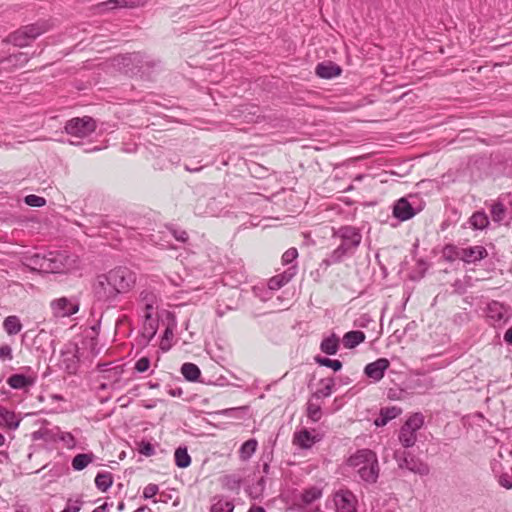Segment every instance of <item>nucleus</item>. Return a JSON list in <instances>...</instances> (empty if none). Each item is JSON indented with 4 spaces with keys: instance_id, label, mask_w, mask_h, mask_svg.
Here are the masks:
<instances>
[{
    "instance_id": "7c9ffc66",
    "label": "nucleus",
    "mask_w": 512,
    "mask_h": 512,
    "mask_svg": "<svg viewBox=\"0 0 512 512\" xmlns=\"http://www.w3.org/2000/svg\"><path fill=\"white\" fill-rule=\"evenodd\" d=\"M181 373L188 381H197L201 375L200 369L193 363H184L181 367Z\"/></svg>"
},
{
    "instance_id": "72a5a7b5",
    "label": "nucleus",
    "mask_w": 512,
    "mask_h": 512,
    "mask_svg": "<svg viewBox=\"0 0 512 512\" xmlns=\"http://www.w3.org/2000/svg\"><path fill=\"white\" fill-rule=\"evenodd\" d=\"M233 510L234 504L222 497L217 498L210 508V512H233Z\"/></svg>"
},
{
    "instance_id": "f704fd0d",
    "label": "nucleus",
    "mask_w": 512,
    "mask_h": 512,
    "mask_svg": "<svg viewBox=\"0 0 512 512\" xmlns=\"http://www.w3.org/2000/svg\"><path fill=\"white\" fill-rule=\"evenodd\" d=\"M62 363L69 374H74L76 372L78 359L75 353H63Z\"/></svg>"
},
{
    "instance_id": "cd10ccee",
    "label": "nucleus",
    "mask_w": 512,
    "mask_h": 512,
    "mask_svg": "<svg viewBox=\"0 0 512 512\" xmlns=\"http://www.w3.org/2000/svg\"><path fill=\"white\" fill-rule=\"evenodd\" d=\"M3 328L8 335H16L22 330V324L17 316L10 315L4 319Z\"/></svg>"
},
{
    "instance_id": "8fccbe9b",
    "label": "nucleus",
    "mask_w": 512,
    "mask_h": 512,
    "mask_svg": "<svg viewBox=\"0 0 512 512\" xmlns=\"http://www.w3.org/2000/svg\"><path fill=\"white\" fill-rule=\"evenodd\" d=\"M298 257V251L296 248H289L282 255V263L290 264Z\"/></svg>"
},
{
    "instance_id": "6e6d98bb",
    "label": "nucleus",
    "mask_w": 512,
    "mask_h": 512,
    "mask_svg": "<svg viewBox=\"0 0 512 512\" xmlns=\"http://www.w3.org/2000/svg\"><path fill=\"white\" fill-rule=\"evenodd\" d=\"M500 486L506 489H512V481L509 478V475L503 474L499 477L498 480Z\"/></svg>"
},
{
    "instance_id": "bb28decb",
    "label": "nucleus",
    "mask_w": 512,
    "mask_h": 512,
    "mask_svg": "<svg viewBox=\"0 0 512 512\" xmlns=\"http://www.w3.org/2000/svg\"><path fill=\"white\" fill-rule=\"evenodd\" d=\"M339 348V339L335 334L324 338L321 342L320 349L323 353L328 355H334L337 353Z\"/></svg>"
},
{
    "instance_id": "f3484780",
    "label": "nucleus",
    "mask_w": 512,
    "mask_h": 512,
    "mask_svg": "<svg viewBox=\"0 0 512 512\" xmlns=\"http://www.w3.org/2000/svg\"><path fill=\"white\" fill-rule=\"evenodd\" d=\"M416 214V211L406 198H400L396 201L393 207V215L400 221L411 219Z\"/></svg>"
},
{
    "instance_id": "e433bc0d",
    "label": "nucleus",
    "mask_w": 512,
    "mask_h": 512,
    "mask_svg": "<svg viewBox=\"0 0 512 512\" xmlns=\"http://www.w3.org/2000/svg\"><path fill=\"white\" fill-rule=\"evenodd\" d=\"M257 441L255 439H249L244 442L240 448V457L243 460L249 459L256 451Z\"/></svg>"
},
{
    "instance_id": "a211bd4d",
    "label": "nucleus",
    "mask_w": 512,
    "mask_h": 512,
    "mask_svg": "<svg viewBox=\"0 0 512 512\" xmlns=\"http://www.w3.org/2000/svg\"><path fill=\"white\" fill-rule=\"evenodd\" d=\"M147 0H108L98 5L101 11L113 10L116 8H136L144 6Z\"/></svg>"
},
{
    "instance_id": "de8ad7c7",
    "label": "nucleus",
    "mask_w": 512,
    "mask_h": 512,
    "mask_svg": "<svg viewBox=\"0 0 512 512\" xmlns=\"http://www.w3.org/2000/svg\"><path fill=\"white\" fill-rule=\"evenodd\" d=\"M138 451H139L140 454H142V455H144L146 457H150V456H153L155 454L154 446L150 442H145V441H142L139 444Z\"/></svg>"
},
{
    "instance_id": "473e14b6",
    "label": "nucleus",
    "mask_w": 512,
    "mask_h": 512,
    "mask_svg": "<svg viewBox=\"0 0 512 512\" xmlns=\"http://www.w3.org/2000/svg\"><path fill=\"white\" fill-rule=\"evenodd\" d=\"M470 224L474 229L482 230L489 224L488 216L483 211H477L470 217Z\"/></svg>"
},
{
    "instance_id": "c85d7f7f",
    "label": "nucleus",
    "mask_w": 512,
    "mask_h": 512,
    "mask_svg": "<svg viewBox=\"0 0 512 512\" xmlns=\"http://www.w3.org/2000/svg\"><path fill=\"white\" fill-rule=\"evenodd\" d=\"M139 300L144 306V312L152 313L157 302L156 295L150 290H143L140 292Z\"/></svg>"
},
{
    "instance_id": "4468645a",
    "label": "nucleus",
    "mask_w": 512,
    "mask_h": 512,
    "mask_svg": "<svg viewBox=\"0 0 512 512\" xmlns=\"http://www.w3.org/2000/svg\"><path fill=\"white\" fill-rule=\"evenodd\" d=\"M219 212V204L214 198H199L194 206L197 216H217Z\"/></svg>"
},
{
    "instance_id": "6ab92c4d",
    "label": "nucleus",
    "mask_w": 512,
    "mask_h": 512,
    "mask_svg": "<svg viewBox=\"0 0 512 512\" xmlns=\"http://www.w3.org/2000/svg\"><path fill=\"white\" fill-rule=\"evenodd\" d=\"M118 65H123L125 72L135 73V69L142 68L143 57L140 53H132L117 58Z\"/></svg>"
},
{
    "instance_id": "e2e57ef3",
    "label": "nucleus",
    "mask_w": 512,
    "mask_h": 512,
    "mask_svg": "<svg viewBox=\"0 0 512 512\" xmlns=\"http://www.w3.org/2000/svg\"><path fill=\"white\" fill-rule=\"evenodd\" d=\"M248 512H266L261 506H252Z\"/></svg>"
},
{
    "instance_id": "2f4dec72",
    "label": "nucleus",
    "mask_w": 512,
    "mask_h": 512,
    "mask_svg": "<svg viewBox=\"0 0 512 512\" xmlns=\"http://www.w3.org/2000/svg\"><path fill=\"white\" fill-rule=\"evenodd\" d=\"M175 464L179 468H187L191 464V457L186 447H178L174 453Z\"/></svg>"
},
{
    "instance_id": "774afa93",
    "label": "nucleus",
    "mask_w": 512,
    "mask_h": 512,
    "mask_svg": "<svg viewBox=\"0 0 512 512\" xmlns=\"http://www.w3.org/2000/svg\"><path fill=\"white\" fill-rule=\"evenodd\" d=\"M4 442H5V438H4V436L0 433V447L4 445Z\"/></svg>"
},
{
    "instance_id": "0eeeda50",
    "label": "nucleus",
    "mask_w": 512,
    "mask_h": 512,
    "mask_svg": "<svg viewBox=\"0 0 512 512\" xmlns=\"http://www.w3.org/2000/svg\"><path fill=\"white\" fill-rule=\"evenodd\" d=\"M394 458L400 469H407L421 476H426L430 472V468L425 462L411 455V453L407 451H395Z\"/></svg>"
},
{
    "instance_id": "f8f14e48",
    "label": "nucleus",
    "mask_w": 512,
    "mask_h": 512,
    "mask_svg": "<svg viewBox=\"0 0 512 512\" xmlns=\"http://www.w3.org/2000/svg\"><path fill=\"white\" fill-rule=\"evenodd\" d=\"M390 362L386 358H379L374 362L368 363L364 368L365 375L374 383L379 382L389 368Z\"/></svg>"
},
{
    "instance_id": "4be33fe9",
    "label": "nucleus",
    "mask_w": 512,
    "mask_h": 512,
    "mask_svg": "<svg viewBox=\"0 0 512 512\" xmlns=\"http://www.w3.org/2000/svg\"><path fill=\"white\" fill-rule=\"evenodd\" d=\"M341 71V68L333 62H323L316 66V75L323 79L339 76Z\"/></svg>"
},
{
    "instance_id": "13d9d810",
    "label": "nucleus",
    "mask_w": 512,
    "mask_h": 512,
    "mask_svg": "<svg viewBox=\"0 0 512 512\" xmlns=\"http://www.w3.org/2000/svg\"><path fill=\"white\" fill-rule=\"evenodd\" d=\"M388 422H389V420H387L385 418V416H382L379 414V417L375 420V425L376 426H385Z\"/></svg>"
},
{
    "instance_id": "338daca9",
    "label": "nucleus",
    "mask_w": 512,
    "mask_h": 512,
    "mask_svg": "<svg viewBox=\"0 0 512 512\" xmlns=\"http://www.w3.org/2000/svg\"><path fill=\"white\" fill-rule=\"evenodd\" d=\"M148 385H149V388H151V389L159 388V384L158 383H151L150 382V383H148Z\"/></svg>"
},
{
    "instance_id": "4c0bfd02",
    "label": "nucleus",
    "mask_w": 512,
    "mask_h": 512,
    "mask_svg": "<svg viewBox=\"0 0 512 512\" xmlns=\"http://www.w3.org/2000/svg\"><path fill=\"white\" fill-rule=\"evenodd\" d=\"M491 217L494 222L500 223L506 215V207L501 202H495L491 205Z\"/></svg>"
},
{
    "instance_id": "603ef678",
    "label": "nucleus",
    "mask_w": 512,
    "mask_h": 512,
    "mask_svg": "<svg viewBox=\"0 0 512 512\" xmlns=\"http://www.w3.org/2000/svg\"><path fill=\"white\" fill-rule=\"evenodd\" d=\"M12 348L9 345H2L0 347V359L3 361L12 359Z\"/></svg>"
},
{
    "instance_id": "7ed1b4c3",
    "label": "nucleus",
    "mask_w": 512,
    "mask_h": 512,
    "mask_svg": "<svg viewBox=\"0 0 512 512\" xmlns=\"http://www.w3.org/2000/svg\"><path fill=\"white\" fill-rule=\"evenodd\" d=\"M425 418L421 412L411 414L401 426L398 440L404 448H411L417 442V432L424 426Z\"/></svg>"
},
{
    "instance_id": "09e8293b",
    "label": "nucleus",
    "mask_w": 512,
    "mask_h": 512,
    "mask_svg": "<svg viewBox=\"0 0 512 512\" xmlns=\"http://www.w3.org/2000/svg\"><path fill=\"white\" fill-rule=\"evenodd\" d=\"M151 362L148 357H141L138 359L135 363L134 369L139 372L143 373L146 372L150 368Z\"/></svg>"
},
{
    "instance_id": "2eb2a0df",
    "label": "nucleus",
    "mask_w": 512,
    "mask_h": 512,
    "mask_svg": "<svg viewBox=\"0 0 512 512\" xmlns=\"http://www.w3.org/2000/svg\"><path fill=\"white\" fill-rule=\"evenodd\" d=\"M487 317L493 320L494 322H506L509 317V309L498 301H491L487 305L486 309Z\"/></svg>"
},
{
    "instance_id": "ddd939ff",
    "label": "nucleus",
    "mask_w": 512,
    "mask_h": 512,
    "mask_svg": "<svg viewBox=\"0 0 512 512\" xmlns=\"http://www.w3.org/2000/svg\"><path fill=\"white\" fill-rule=\"evenodd\" d=\"M488 252L483 246H472L467 248H461L456 252L457 258L464 261L465 263H476L486 258Z\"/></svg>"
},
{
    "instance_id": "5701e85b",
    "label": "nucleus",
    "mask_w": 512,
    "mask_h": 512,
    "mask_svg": "<svg viewBox=\"0 0 512 512\" xmlns=\"http://www.w3.org/2000/svg\"><path fill=\"white\" fill-rule=\"evenodd\" d=\"M35 383V379L30 376H25L23 374H13L7 379V384L12 389H27L33 386Z\"/></svg>"
},
{
    "instance_id": "a878e982",
    "label": "nucleus",
    "mask_w": 512,
    "mask_h": 512,
    "mask_svg": "<svg viewBox=\"0 0 512 512\" xmlns=\"http://www.w3.org/2000/svg\"><path fill=\"white\" fill-rule=\"evenodd\" d=\"M18 425L19 421L16 419L15 414L0 405V426L16 429Z\"/></svg>"
},
{
    "instance_id": "49530a36",
    "label": "nucleus",
    "mask_w": 512,
    "mask_h": 512,
    "mask_svg": "<svg viewBox=\"0 0 512 512\" xmlns=\"http://www.w3.org/2000/svg\"><path fill=\"white\" fill-rule=\"evenodd\" d=\"M43 260H46V254H44V255L35 254V255H33V256L29 259V266H30L33 270H37V271L43 272V270H42V268H41V265H42V261H43Z\"/></svg>"
},
{
    "instance_id": "c756f323",
    "label": "nucleus",
    "mask_w": 512,
    "mask_h": 512,
    "mask_svg": "<svg viewBox=\"0 0 512 512\" xmlns=\"http://www.w3.org/2000/svg\"><path fill=\"white\" fill-rule=\"evenodd\" d=\"M113 484V476L110 472H100L96 475L95 485L101 492H106Z\"/></svg>"
},
{
    "instance_id": "58836bf2",
    "label": "nucleus",
    "mask_w": 512,
    "mask_h": 512,
    "mask_svg": "<svg viewBox=\"0 0 512 512\" xmlns=\"http://www.w3.org/2000/svg\"><path fill=\"white\" fill-rule=\"evenodd\" d=\"M322 496V490L317 487H311L305 490L302 494V501L305 504H311L314 501L318 500Z\"/></svg>"
},
{
    "instance_id": "69168bd1",
    "label": "nucleus",
    "mask_w": 512,
    "mask_h": 512,
    "mask_svg": "<svg viewBox=\"0 0 512 512\" xmlns=\"http://www.w3.org/2000/svg\"><path fill=\"white\" fill-rule=\"evenodd\" d=\"M51 398L54 399V400H59V401L64 400L63 397L61 395H58V394L52 395Z\"/></svg>"
},
{
    "instance_id": "aec40b11",
    "label": "nucleus",
    "mask_w": 512,
    "mask_h": 512,
    "mask_svg": "<svg viewBox=\"0 0 512 512\" xmlns=\"http://www.w3.org/2000/svg\"><path fill=\"white\" fill-rule=\"evenodd\" d=\"M296 275V266H291L287 270H285L283 273L273 276L268 281V287L270 290H278L284 285H286L288 282L291 281V279Z\"/></svg>"
},
{
    "instance_id": "6e6552de",
    "label": "nucleus",
    "mask_w": 512,
    "mask_h": 512,
    "mask_svg": "<svg viewBox=\"0 0 512 512\" xmlns=\"http://www.w3.org/2000/svg\"><path fill=\"white\" fill-rule=\"evenodd\" d=\"M96 129V122L93 118L85 116L82 118H73L65 125L67 134L77 137L85 138L92 134Z\"/></svg>"
},
{
    "instance_id": "412c9836",
    "label": "nucleus",
    "mask_w": 512,
    "mask_h": 512,
    "mask_svg": "<svg viewBox=\"0 0 512 512\" xmlns=\"http://www.w3.org/2000/svg\"><path fill=\"white\" fill-rule=\"evenodd\" d=\"M143 318L142 336L150 341L157 333L158 320L153 317L151 312H144Z\"/></svg>"
},
{
    "instance_id": "dca6fc26",
    "label": "nucleus",
    "mask_w": 512,
    "mask_h": 512,
    "mask_svg": "<svg viewBox=\"0 0 512 512\" xmlns=\"http://www.w3.org/2000/svg\"><path fill=\"white\" fill-rule=\"evenodd\" d=\"M319 440L318 435L305 428L296 431L293 435V444L301 449H309Z\"/></svg>"
},
{
    "instance_id": "423d86ee",
    "label": "nucleus",
    "mask_w": 512,
    "mask_h": 512,
    "mask_svg": "<svg viewBox=\"0 0 512 512\" xmlns=\"http://www.w3.org/2000/svg\"><path fill=\"white\" fill-rule=\"evenodd\" d=\"M112 286L116 287L119 294L129 292L136 284L137 275L127 267H117L108 272Z\"/></svg>"
},
{
    "instance_id": "4d7b16f0",
    "label": "nucleus",
    "mask_w": 512,
    "mask_h": 512,
    "mask_svg": "<svg viewBox=\"0 0 512 512\" xmlns=\"http://www.w3.org/2000/svg\"><path fill=\"white\" fill-rule=\"evenodd\" d=\"M173 236L180 242H186L188 240V234L186 231H173Z\"/></svg>"
},
{
    "instance_id": "f03ea898",
    "label": "nucleus",
    "mask_w": 512,
    "mask_h": 512,
    "mask_svg": "<svg viewBox=\"0 0 512 512\" xmlns=\"http://www.w3.org/2000/svg\"><path fill=\"white\" fill-rule=\"evenodd\" d=\"M346 464L352 468L359 478L368 483L377 482L380 467L377 454L370 449H359L347 459Z\"/></svg>"
},
{
    "instance_id": "37998d69",
    "label": "nucleus",
    "mask_w": 512,
    "mask_h": 512,
    "mask_svg": "<svg viewBox=\"0 0 512 512\" xmlns=\"http://www.w3.org/2000/svg\"><path fill=\"white\" fill-rule=\"evenodd\" d=\"M222 487L227 490H237L240 487V480L232 475H225L221 478Z\"/></svg>"
},
{
    "instance_id": "1a4fd4ad",
    "label": "nucleus",
    "mask_w": 512,
    "mask_h": 512,
    "mask_svg": "<svg viewBox=\"0 0 512 512\" xmlns=\"http://www.w3.org/2000/svg\"><path fill=\"white\" fill-rule=\"evenodd\" d=\"M336 512H357L358 499L349 489H339L333 495Z\"/></svg>"
},
{
    "instance_id": "9b49d317",
    "label": "nucleus",
    "mask_w": 512,
    "mask_h": 512,
    "mask_svg": "<svg viewBox=\"0 0 512 512\" xmlns=\"http://www.w3.org/2000/svg\"><path fill=\"white\" fill-rule=\"evenodd\" d=\"M94 293L98 300L101 301H110L119 295L116 287L112 286L108 273L98 276L97 282L94 285Z\"/></svg>"
},
{
    "instance_id": "052dcab7",
    "label": "nucleus",
    "mask_w": 512,
    "mask_h": 512,
    "mask_svg": "<svg viewBox=\"0 0 512 512\" xmlns=\"http://www.w3.org/2000/svg\"><path fill=\"white\" fill-rule=\"evenodd\" d=\"M169 395L172 396V397H180L182 395V389L181 388H177V389H170L168 391Z\"/></svg>"
},
{
    "instance_id": "c03bdc74",
    "label": "nucleus",
    "mask_w": 512,
    "mask_h": 512,
    "mask_svg": "<svg viewBox=\"0 0 512 512\" xmlns=\"http://www.w3.org/2000/svg\"><path fill=\"white\" fill-rule=\"evenodd\" d=\"M402 414V408L397 406L383 407L380 410V415L385 416L389 421L397 418Z\"/></svg>"
},
{
    "instance_id": "680f3d73",
    "label": "nucleus",
    "mask_w": 512,
    "mask_h": 512,
    "mask_svg": "<svg viewBox=\"0 0 512 512\" xmlns=\"http://www.w3.org/2000/svg\"><path fill=\"white\" fill-rule=\"evenodd\" d=\"M92 512H108L107 504L96 507Z\"/></svg>"
},
{
    "instance_id": "ea45409f",
    "label": "nucleus",
    "mask_w": 512,
    "mask_h": 512,
    "mask_svg": "<svg viewBox=\"0 0 512 512\" xmlns=\"http://www.w3.org/2000/svg\"><path fill=\"white\" fill-rule=\"evenodd\" d=\"M307 416L313 422L319 421L322 416L321 406L313 401H309L307 405Z\"/></svg>"
},
{
    "instance_id": "a18cd8bd",
    "label": "nucleus",
    "mask_w": 512,
    "mask_h": 512,
    "mask_svg": "<svg viewBox=\"0 0 512 512\" xmlns=\"http://www.w3.org/2000/svg\"><path fill=\"white\" fill-rule=\"evenodd\" d=\"M24 201L27 205L31 207H42L46 203V200L43 197L34 194L27 195Z\"/></svg>"
},
{
    "instance_id": "bf43d9fd",
    "label": "nucleus",
    "mask_w": 512,
    "mask_h": 512,
    "mask_svg": "<svg viewBox=\"0 0 512 512\" xmlns=\"http://www.w3.org/2000/svg\"><path fill=\"white\" fill-rule=\"evenodd\" d=\"M504 340L508 344H512V326L505 332Z\"/></svg>"
},
{
    "instance_id": "c9c22d12",
    "label": "nucleus",
    "mask_w": 512,
    "mask_h": 512,
    "mask_svg": "<svg viewBox=\"0 0 512 512\" xmlns=\"http://www.w3.org/2000/svg\"><path fill=\"white\" fill-rule=\"evenodd\" d=\"M321 387L314 393V397L321 398V397H328L332 394L333 387H334V380L333 379H324L320 382Z\"/></svg>"
},
{
    "instance_id": "0e129e2a",
    "label": "nucleus",
    "mask_w": 512,
    "mask_h": 512,
    "mask_svg": "<svg viewBox=\"0 0 512 512\" xmlns=\"http://www.w3.org/2000/svg\"><path fill=\"white\" fill-rule=\"evenodd\" d=\"M185 169H186L187 171H190V172H197V171H199V170L201 169V167H198V168H190L189 166H187V165H186V166H185Z\"/></svg>"
},
{
    "instance_id": "393cba45",
    "label": "nucleus",
    "mask_w": 512,
    "mask_h": 512,
    "mask_svg": "<svg viewBox=\"0 0 512 512\" xmlns=\"http://www.w3.org/2000/svg\"><path fill=\"white\" fill-rule=\"evenodd\" d=\"M95 460V455L93 453H80L77 454L71 462L72 468L75 471H81L85 469L89 464H91Z\"/></svg>"
},
{
    "instance_id": "a19ab883",
    "label": "nucleus",
    "mask_w": 512,
    "mask_h": 512,
    "mask_svg": "<svg viewBox=\"0 0 512 512\" xmlns=\"http://www.w3.org/2000/svg\"><path fill=\"white\" fill-rule=\"evenodd\" d=\"M57 439L63 442L68 449H74L77 445L75 437L70 432L59 431Z\"/></svg>"
},
{
    "instance_id": "9d476101",
    "label": "nucleus",
    "mask_w": 512,
    "mask_h": 512,
    "mask_svg": "<svg viewBox=\"0 0 512 512\" xmlns=\"http://www.w3.org/2000/svg\"><path fill=\"white\" fill-rule=\"evenodd\" d=\"M79 302L75 298L60 297L50 303L52 314L56 318L69 317L79 311Z\"/></svg>"
},
{
    "instance_id": "5fc2aeb1",
    "label": "nucleus",
    "mask_w": 512,
    "mask_h": 512,
    "mask_svg": "<svg viewBox=\"0 0 512 512\" xmlns=\"http://www.w3.org/2000/svg\"><path fill=\"white\" fill-rule=\"evenodd\" d=\"M9 62H19L21 65L28 62V57L24 53H19L8 58Z\"/></svg>"
},
{
    "instance_id": "b1692460",
    "label": "nucleus",
    "mask_w": 512,
    "mask_h": 512,
    "mask_svg": "<svg viewBox=\"0 0 512 512\" xmlns=\"http://www.w3.org/2000/svg\"><path fill=\"white\" fill-rule=\"evenodd\" d=\"M365 334L360 330L347 332L343 337V344L346 348H355L360 343L364 342Z\"/></svg>"
},
{
    "instance_id": "39448f33",
    "label": "nucleus",
    "mask_w": 512,
    "mask_h": 512,
    "mask_svg": "<svg viewBox=\"0 0 512 512\" xmlns=\"http://www.w3.org/2000/svg\"><path fill=\"white\" fill-rule=\"evenodd\" d=\"M45 31L46 26L44 24L26 25L11 33L8 36L7 41L18 47H25Z\"/></svg>"
},
{
    "instance_id": "3c124183",
    "label": "nucleus",
    "mask_w": 512,
    "mask_h": 512,
    "mask_svg": "<svg viewBox=\"0 0 512 512\" xmlns=\"http://www.w3.org/2000/svg\"><path fill=\"white\" fill-rule=\"evenodd\" d=\"M159 491V487L156 484L150 483L143 490V497L145 499L153 498Z\"/></svg>"
},
{
    "instance_id": "79ce46f5",
    "label": "nucleus",
    "mask_w": 512,
    "mask_h": 512,
    "mask_svg": "<svg viewBox=\"0 0 512 512\" xmlns=\"http://www.w3.org/2000/svg\"><path fill=\"white\" fill-rule=\"evenodd\" d=\"M315 361L319 365L329 367V368L333 369L334 371H339L342 368L341 361L336 360V359H330V358L318 356L315 358Z\"/></svg>"
},
{
    "instance_id": "f257e3e1",
    "label": "nucleus",
    "mask_w": 512,
    "mask_h": 512,
    "mask_svg": "<svg viewBox=\"0 0 512 512\" xmlns=\"http://www.w3.org/2000/svg\"><path fill=\"white\" fill-rule=\"evenodd\" d=\"M332 239L337 246L323 260L326 266L340 263L345 258L353 256L361 244L362 235L358 228L346 225L333 228Z\"/></svg>"
},
{
    "instance_id": "20e7f679",
    "label": "nucleus",
    "mask_w": 512,
    "mask_h": 512,
    "mask_svg": "<svg viewBox=\"0 0 512 512\" xmlns=\"http://www.w3.org/2000/svg\"><path fill=\"white\" fill-rule=\"evenodd\" d=\"M76 266V258L64 251H52L46 254L41 268L44 273H64Z\"/></svg>"
},
{
    "instance_id": "864d4df0",
    "label": "nucleus",
    "mask_w": 512,
    "mask_h": 512,
    "mask_svg": "<svg viewBox=\"0 0 512 512\" xmlns=\"http://www.w3.org/2000/svg\"><path fill=\"white\" fill-rule=\"evenodd\" d=\"M82 503L80 501L69 502L65 509L61 512H79Z\"/></svg>"
}]
</instances>
